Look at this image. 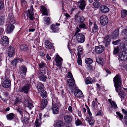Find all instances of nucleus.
I'll use <instances>...</instances> for the list:
<instances>
[{
  "label": "nucleus",
  "mask_w": 127,
  "mask_h": 127,
  "mask_svg": "<svg viewBox=\"0 0 127 127\" xmlns=\"http://www.w3.org/2000/svg\"><path fill=\"white\" fill-rule=\"evenodd\" d=\"M73 118L69 115H65L64 117V120L66 123L69 124L73 121Z\"/></svg>",
  "instance_id": "6e6552de"
},
{
  "label": "nucleus",
  "mask_w": 127,
  "mask_h": 127,
  "mask_svg": "<svg viewBox=\"0 0 127 127\" xmlns=\"http://www.w3.org/2000/svg\"><path fill=\"white\" fill-rule=\"evenodd\" d=\"M75 36L77 40L79 43H83L85 40L84 36L82 33H79V34L76 35Z\"/></svg>",
  "instance_id": "f03ea898"
},
{
  "label": "nucleus",
  "mask_w": 127,
  "mask_h": 127,
  "mask_svg": "<svg viewBox=\"0 0 127 127\" xmlns=\"http://www.w3.org/2000/svg\"><path fill=\"white\" fill-rule=\"evenodd\" d=\"M120 41V39H119L115 41H113L112 43L114 45H117L119 44Z\"/></svg>",
  "instance_id": "680f3d73"
},
{
  "label": "nucleus",
  "mask_w": 127,
  "mask_h": 127,
  "mask_svg": "<svg viewBox=\"0 0 127 127\" xmlns=\"http://www.w3.org/2000/svg\"><path fill=\"white\" fill-rule=\"evenodd\" d=\"M111 40V39L109 38L108 37L106 36L104 38L103 42L105 44V46H107L109 44Z\"/></svg>",
  "instance_id": "c85d7f7f"
},
{
  "label": "nucleus",
  "mask_w": 127,
  "mask_h": 127,
  "mask_svg": "<svg viewBox=\"0 0 127 127\" xmlns=\"http://www.w3.org/2000/svg\"><path fill=\"white\" fill-rule=\"evenodd\" d=\"M46 74V72L45 70L42 69V70H41L40 72L38 74V76L44 75Z\"/></svg>",
  "instance_id": "09e8293b"
},
{
  "label": "nucleus",
  "mask_w": 127,
  "mask_h": 127,
  "mask_svg": "<svg viewBox=\"0 0 127 127\" xmlns=\"http://www.w3.org/2000/svg\"><path fill=\"white\" fill-rule=\"evenodd\" d=\"M44 88L43 85L41 83H39L37 85V88L38 91L39 92L42 91Z\"/></svg>",
  "instance_id": "473e14b6"
},
{
  "label": "nucleus",
  "mask_w": 127,
  "mask_h": 127,
  "mask_svg": "<svg viewBox=\"0 0 127 127\" xmlns=\"http://www.w3.org/2000/svg\"><path fill=\"white\" fill-rule=\"evenodd\" d=\"M63 125V123L62 121L60 120H57L56 123V127H62Z\"/></svg>",
  "instance_id": "7c9ffc66"
},
{
  "label": "nucleus",
  "mask_w": 127,
  "mask_h": 127,
  "mask_svg": "<svg viewBox=\"0 0 127 127\" xmlns=\"http://www.w3.org/2000/svg\"><path fill=\"white\" fill-rule=\"evenodd\" d=\"M4 7L3 3L0 0V10L2 9Z\"/></svg>",
  "instance_id": "774afa93"
},
{
  "label": "nucleus",
  "mask_w": 127,
  "mask_h": 127,
  "mask_svg": "<svg viewBox=\"0 0 127 127\" xmlns=\"http://www.w3.org/2000/svg\"><path fill=\"white\" fill-rule=\"evenodd\" d=\"M62 59L58 55H56L55 60L57 64V65L59 66H60L62 65V63L61 62L62 61Z\"/></svg>",
  "instance_id": "aec40b11"
},
{
  "label": "nucleus",
  "mask_w": 127,
  "mask_h": 127,
  "mask_svg": "<svg viewBox=\"0 0 127 127\" xmlns=\"http://www.w3.org/2000/svg\"><path fill=\"white\" fill-rule=\"evenodd\" d=\"M78 56L81 57L83 55V50L82 47L79 46L78 48Z\"/></svg>",
  "instance_id": "393cba45"
},
{
  "label": "nucleus",
  "mask_w": 127,
  "mask_h": 127,
  "mask_svg": "<svg viewBox=\"0 0 127 127\" xmlns=\"http://www.w3.org/2000/svg\"><path fill=\"white\" fill-rule=\"evenodd\" d=\"M126 45L123 43L120 44V48L122 49L125 50L127 49L126 48Z\"/></svg>",
  "instance_id": "8fccbe9b"
},
{
  "label": "nucleus",
  "mask_w": 127,
  "mask_h": 127,
  "mask_svg": "<svg viewBox=\"0 0 127 127\" xmlns=\"http://www.w3.org/2000/svg\"><path fill=\"white\" fill-rule=\"evenodd\" d=\"M41 124L40 120L38 119H36L34 123V125L36 127H40L41 125Z\"/></svg>",
  "instance_id": "58836bf2"
},
{
  "label": "nucleus",
  "mask_w": 127,
  "mask_h": 127,
  "mask_svg": "<svg viewBox=\"0 0 127 127\" xmlns=\"http://www.w3.org/2000/svg\"><path fill=\"white\" fill-rule=\"evenodd\" d=\"M96 62L99 64L102 65L103 63V60L100 56H98L96 58Z\"/></svg>",
  "instance_id": "72a5a7b5"
},
{
  "label": "nucleus",
  "mask_w": 127,
  "mask_h": 127,
  "mask_svg": "<svg viewBox=\"0 0 127 127\" xmlns=\"http://www.w3.org/2000/svg\"><path fill=\"white\" fill-rule=\"evenodd\" d=\"M116 114L119 117L120 119L123 118V115L120 113L118 112H117Z\"/></svg>",
  "instance_id": "69168bd1"
},
{
  "label": "nucleus",
  "mask_w": 127,
  "mask_h": 127,
  "mask_svg": "<svg viewBox=\"0 0 127 127\" xmlns=\"http://www.w3.org/2000/svg\"><path fill=\"white\" fill-rule=\"evenodd\" d=\"M44 20L46 24L48 25L49 24L50 21V18L49 17H44Z\"/></svg>",
  "instance_id": "a18cd8bd"
},
{
  "label": "nucleus",
  "mask_w": 127,
  "mask_h": 127,
  "mask_svg": "<svg viewBox=\"0 0 127 127\" xmlns=\"http://www.w3.org/2000/svg\"><path fill=\"white\" fill-rule=\"evenodd\" d=\"M86 120L88 121L89 124L91 126L93 125L94 124L95 121L94 118L92 117H87Z\"/></svg>",
  "instance_id": "5701e85b"
},
{
  "label": "nucleus",
  "mask_w": 127,
  "mask_h": 127,
  "mask_svg": "<svg viewBox=\"0 0 127 127\" xmlns=\"http://www.w3.org/2000/svg\"><path fill=\"white\" fill-rule=\"evenodd\" d=\"M7 25L6 32L7 33H9L12 32L14 27L12 24L8 23Z\"/></svg>",
  "instance_id": "f3484780"
},
{
  "label": "nucleus",
  "mask_w": 127,
  "mask_h": 127,
  "mask_svg": "<svg viewBox=\"0 0 127 127\" xmlns=\"http://www.w3.org/2000/svg\"><path fill=\"white\" fill-rule=\"evenodd\" d=\"M80 29L78 27L76 28V31L74 35V36H75L76 35L78 34H79L78 32H80Z\"/></svg>",
  "instance_id": "0e129e2a"
},
{
  "label": "nucleus",
  "mask_w": 127,
  "mask_h": 127,
  "mask_svg": "<svg viewBox=\"0 0 127 127\" xmlns=\"http://www.w3.org/2000/svg\"><path fill=\"white\" fill-rule=\"evenodd\" d=\"M119 29L115 30L112 34V36L113 38H116L119 36Z\"/></svg>",
  "instance_id": "a878e982"
},
{
  "label": "nucleus",
  "mask_w": 127,
  "mask_h": 127,
  "mask_svg": "<svg viewBox=\"0 0 127 127\" xmlns=\"http://www.w3.org/2000/svg\"><path fill=\"white\" fill-rule=\"evenodd\" d=\"M95 1L93 3V6L95 8H98L100 5V3L98 2L99 1Z\"/></svg>",
  "instance_id": "a19ab883"
},
{
  "label": "nucleus",
  "mask_w": 127,
  "mask_h": 127,
  "mask_svg": "<svg viewBox=\"0 0 127 127\" xmlns=\"http://www.w3.org/2000/svg\"><path fill=\"white\" fill-rule=\"evenodd\" d=\"M9 39L7 36H4L1 42V43L4 46H7L9 44Z\"/></svg>",
  "instance_id": "4468645a"
},
{
  "label": "nucleus",
  "mask_w": 127,
  "mask_h": 127,
  "mask_svg": "<svg viewBox=\"0 0 127 127\" xmlns=\"http://www.w3.org/2000/svg\"><path fill=\"white\" fill-rule=\"evenodd\" d=\"M79 27L81 29H86L88 28L86 24L84 22L80 23L79 25Z\"/></svg>",
  "instance_id": "37998d69"
},
{
  "label": "nucleus",
  "mask_w": 127,
  "mask_h": 127,
  "mask_svg": "<svg viewBox=\"0 0 127 127\" xmlns=\"http://www.w3.org/2000/svg\"><path fill=\"white\" fill-rule=\"evenodd\" d=\"M100 10L102 12L105 13L108 12L109 11V9L106 6L103 5L100 7Z\"/></svg>",
  "instance_id": "6ab92c4d"
},
{
  "label": "nucleus",
  "mask_w": 127,
  "mask_h": 127,
  "mask_svg": "<svg viewBox=\"0 0 127 127\" xmlns=\"http://www.w3.org/2000/svg\"><path fill=\"white\" fill-rule=\"evenodd\" d=\"M30 87V85L29 84L25 85L22 87L21 88L19 91L21 92H24L25 93H27L29 91V89Z\"/></svg>",
  "instance_id": "39448f33"
},
{
  "label": "nucleus",
  "mask_w": 127,
  "mask_h": 127,
  "mask_svg": "<svg viewBox=\"0 0 127 127\" xmlns=\"http://www.w3.org/2000/svg\"><path fill=\"white\" fill-rule=\"evenodd\" d=\"M24 103L25 105H27V107L31 109L33 107L32 104L29 102V100L27 99H26L24 101Z\"/></svg>",
  "instance_id": "c756f323"
},
{
  "label": "nucleus",
  "mask_w": 127,
  "mask_h": 127,
  "mask_svg": "<svg viewBox=\"0 0 127 127\" xmlns=\"http://www.w3.org/2000/svg\"><path fill=\"white\" fill-rule=\"evenodd\" d=\"M119 51V48L118 47H116L114 48L113 53L114 54H116Z\"/></svg>",
  "instance_id": "13d9d810"
},
{
  "label": "nucleus",
  "mask_w": 127,
  "mask_h": 127,
  "mask_svg": "<svg viewBox=\"0 0 127 127\" xmlns=\"http://www.w3.org/2000/svg\"><path fill=\"white\" fill-rule=\"evenodd\" d=\"M34 9L33 6H31L30 8V10H28V12L29 15V18L30 20H33L34 18L33 17L34 14L33 13Z\"/></svg>",
  "instance_id": "9d476101"
},
{
  "label": "nucleus",
  "mask_w": 127,
  "mask_h": 127,
  "mask_svg": "<svg viewBox=\"0 0 127 127\" xmlns=\"http://www.w3.org/2000/svg\"><path fill=\"white\" fill-rule=\"evenodd\" d=\"M121 17L124 18L127 15V11L126 10H123L121 11Z\"/></svg>",
  "instance_id": "79ce46f5"
},
{
  "label": "nucleus",
  "mask_w": 127,
  "mask_h": 127,
  "mask_svg": "<svg viewBox=\"0 0 127 127\" xmlns=\"http://www.w3.org/2000/svg\"><path fill=\"white\" fill-rule=\"evenodd\" d=\"M119 95L122 98H124L125 96V93L124 92H120L119 93Z\"/></svg>",
  "instance_id": "5fc2aeb1"
},
{
  "label": "nucleus",
  "mask_w": 127,
  "mask_h": 127,
  "mask_svg": "<svg viewBox=\"0 0 127 127\" xmlns=\"http://www.w3.org/2000/svg\"><path fill=\"white\" fill-rule=\"evenodd\" d=\"M15 19L14 16L13 15H11L9 17L8 23L12 24L13 25V24L15 23Z\"/></svg>",
  "instance_id": "cd10ccee"
},
{
  "label": "nucleus",
  "mask_w": 127,
  "mask_h": 127,
  "mask_svg": "<svg viewBox=\"0 0 127 127\" xmlns=\"http://www.w3.org/2000/svg\"><path fill=\"white\" fill-rule=\"evenodd\" d=\"M15 116V114L13 113H10L6 115L7 118L8 120H12Z\"/></svg>",
  "instance_id": "e433bc0d"
},
{
  "label": "nucleus",
  "mask_w": 127,
  "mask_h": 127,
  "mask_svg": "<svg viewBox=\"0 0 127 127\" xmlns=\"http://www.w3.org/2000/svg\"><path fill=\"white\" fill-rule=\"evenodd\" d=\"M59 25L60 24L58 23L56 25L52 24L50 26V28L53 32H57L59 31V28L57 26Z\"/></svg>",
  "instance_id": "9b49d317"
},
{
  "label": "nucleus",
  "mask_w": 127,
  "mask_h": 127,
  "mask_svg": "<svg viewBox=\"0 0 127 127\" xmlns=\"http://www.w3.org/2000/svg\"><path fill=\"white\" fill-rule=\"evenodd\" d=\"M14 50V48L12 47L11 46L9 47L8 52V54L9 57H11L15 54Z\"/></svg>",
  "instance_id": "2eb2a0df"
},
{
  "label": "nucleus",
  "mask_w": 127,
  "mask_h": 127,
  "mask_svg": "<svg viewBox=\"0 0 127 127\" xmlns=\"http://www.w3.org/2000/svg\"><path fill=\"white\" fill-rule=\"evenodd\" d=\"M20 59L19 58H17L15 59L11 63L14 65H16L17 64V61L19 62L20 61Z\"/></svg>",
  "instance_id": "49530a36"
},
{
  "label": "nucleus",
  "mask_w": 127,
  "mask_h": 127,
  "mask_svg": "<svg viewBox=\"0 0 127 127\" xmlns=\"http://www.w3.org/2000/svg\"><path fill=\"white\" fill-rule=\"evenodd\" d=\"M75 20L76 22L81 23L84 22L85 19L82 16H78L75 17Z\"/></svg>",
  "instance_id": "a211bd4d"
},
{
  "label": "nucleus",
  "mask_w": 127,
  "mask_h": 127,
  "mask_svg": "<svg viewBox=\"0 0 127 127\" xmlns=\"http://www.w3.org/2000/svg\"><path fill=\"white\" fill-rule=\"evenodd\" d=\"M113 81L116 91V92H119L120 91L122 84L121 79L120 76L118 75H116L114 77Z\"/></svg>",
  "instance_id": "f257e3e1"
},
{
  "label": "nucleus",
  "mask_w": 127,
  "mask_h": 127,
  "mask_svg": "<svg viewBox=\"0 0 127 127\" xmlns=\"http://www.w3.org/2000/svg\"><path fill=\"white\" fill-rule=\"evenodd\" d=\"M47 100L45 98L42 99L40 103V106L41 108L43 109L47 106Z\"/></svg>",
  "instance_id": "412c9836"
},
{
  "label": "nucleus",
  "mask_w": 127,
  "mask_h": 127,
  "mask_svg": "<svg viewBox=\"0 0 127 127\" xmlns=\"http://www.w3.org/2000/svg\"><path fill=\"white\" fill-rule=\"evenodd\" d=\"M20 48L21 50L25 51L27 49V46L25 45H23L20 46Z\"/></svg>",
  "instance_id": "864d4df0"
},
{
  "label": "nucleus",
  "mask_w": 127,
  "mask_h": 127,
  "mask_svg": "<svg viewBox=\"0 0 127 127\" xmlns=\"http://www.w3.org/2000/svg\"><path fill=\"white\" fill-rule=\"evenodd\" d=\"M81 57L78 56V59L77 60L78 64L80 65H81L82 64Z\"/></svg>",
  "instance_id": "052dcab7"
},
{
  "label": "nucleus",
  "mask_w": 127,
  "mask_h": 127,
  "mask_svg": "<svg viewBox=\"0 0 127 127\" xmlns=\"http://www.w3.org/2000/svg\"><path fill=\"white\" fill-rule=\"evenodd\" d=\"M127 53L125 51L120 52L119 55V59L121 61L125 60H127Z\"/></svg>",
  "instance_id": "423d86ee"
},
{
  "label": "nucleus",
  "mask_w": 127,
  "mask_h": 127,
  "mask_svg": "<svg viewBox=\"0 0 127 127\" xmlns=\"http://www.w3.org/2000/svg\"><path fill=\"white\" fill-rule=\"evenodd\" d=\"M51 109L53 114H58L59 112V107L56 104H52Z\"/></svg>",
  "instance_id": "0eeeda50"
},
{
  "label": "nucleus",
  "mask_w": 127,
  "mask_h": 127,
  "mask_svg": "<svg viewBox=\"0 0 127 127\" xmlns=\"http://www.w3.org/2000/svg\"><path fill=\"white\" fill-rule=\"evenodd\" d=\"M95 52L97 54H100L102 53L104 49V47L101 45L95 46Z\"/></svg>",
  "instance_id": "f8f14e48"
},
{
  "label": "nucleus",
  "mask_w": 127,
  "mask_h": 127,
  "mask_svg": "<svg viewBox=\"0 0 127 127\" xmlns=\"http://www.w3.org/2000/svg\"><path fill=\"white\" fill-rule=\"evenodd\" d=\"M21 99L19 97H17L15 99V103L17 104L21 102Z\"/></svg>",
  "instance_id": "4d7b16f0"
},
{
  "label": "nucleus",
  "mask_w": 127,
  "mask_h": 127,
  "mask_svg": "<svg viewBox=\"0 0 127 127\" xmlns=\"http://www.w3.org/2000/svg\"><path fill=\"white\" fill-rule=\"evenodd\" d=\"M52 104H56L57 105L58 104H60L59 100L58 97H57L54 96L52 98Z\"/></svg>",
  "instance_id": "bb28decb"
},
{
  "label": "nucleus",
  "mask_w": 127,
  "mask_h": 127,
  "mask_svg": "<svg viewBox=\"0 0 127 127\" xmlns=\"http://www.w3.org/2000/svg\"><path fill=\"white\" fill-rule=\"evenodd\" d=\"M74 94L77 97L81 98L83 96V95L82 91L79 90H76L74 92Z\"/></svg>",
  "instance_id": "ddd939ff"
},
{
  "label": "nucleus",
  "mask_w": 127,
  "mask_h": 127,
  "mask_svg": "<svg viewBox=\"0 0 127 127\" xmlns=\"http://www.w3.org/2000/svg\"><path fill=\"white\" fill-rule=\"evenodd\" d=\"M75 123L77 126H78L81 124L82 122L80 120L77 119L75 121Z\"/></svg>",
  "instance_id": "bf43d9fd"
},
{
  "label": "nucleus",
  "mask_w": 127,
  "mask_h": 127,
  "mask_svg": "<svg viewBox=\"0 0 127 127\" xmlns=\"http://www.w3.org/2000/svg\"><path fill=\"white\" fill-rule=\"evenodd\" d=\"M121 33L124 36L127 35V30L126 29L123 30Z\"/></svg>",
  "instance_id": "6e6d98bb"
},
{
  "label": "nucleus",
  "mask_w": 127,
  "mask_h": 127,
  "mask_svg": "<svg viewBox=\"0 0 127 127\" xmlns=\"http://www.w3.org/2000/svg\"><path fill=\"white\" fill-rule=\"evenodd\" d=\"M85 62L87 64H90L93 62V61L91 59L87 58L85 59Z\"/></svg>",
  "instance_id": "c03bdc74"
},
{
  "label": "nucleus",
  "mask_w": 127,
  "mask_h": 127,
  "mask_svg": "<svg viewBox=\"0 0 127 127\" xmlns=\"http://www.w3.org/2000/svg\"><path fill=\"white\" fill-rule=\"evenodd\" d=\"M17 110L20 113L21 115L23 116V108L21 107H18V108Z\"/></svg>",
  "instance_id": "3c124183"
},
{
  "label": "nucleus",
  "mask_w": 127,
  "mask_h": 127,
  "mask_svg": "<svg viewBox=\"0 0 127 127\" xmlns=\"http://www.w3.org/2000/svg\"><path fill=\"white\" fill-rule=\"evenodd\" d=\"M45 44L46 48L51 49L53 46L52 43L48 40L45 41Z\"/></svg>",
  "instance_id": "b1692460"
},
{
  "label": "nucleus",
  "mask_w": 127,
  "mask_h": 127,
  "mask_svg": "<svg viewBox=\"0 0 127 127\" xmlns=\"http://www.w3.org/2000/svg\"><path fill=\"white\" fill-rule=\"evenodd\" d=\"M11 86L10 81L7 79H5L2 84V86L4 88H8Z\"/></svg>",
  "instance_id": "dca6fc26"
},
{
  "label": "nucleus",
  "mask_w": 127,
  "mask_h": 127,
  "mask_svg": "<svg viewBox=\"0 0 127 127\" xmlns=\"http://www.w3.org/2000/svg\"><path fill=\"white\" fill-rule=\"evenodd\" d=\"M6 18L5 16L0 17V25H2L5 22V19Z\"/></svg>",
  "instance_id": "ea45409f"
},
{
  "label": "nucleus",
  "mask_w": 127,
  "mask_h": 127,
  "mask_svg": "<svg viewBox=\"0 0 127 127\" xmlns=\"http://www.w3.org/2000/svg\"><path fill=\"white\" fill-rule=\"evenodd\" d=\"M67 77L68 78H73L72 74L70 72H68L67 74Z\"/></svg>",
  "instance_id": "338daca9"
},
{
  "label": "nucleus",
  "mask_w": 127,
  "mask_h": 127,
  "mask_svg": "<svg viewBox=\"0 0 127 127\" xmlns=\"http://www.w3.org/2000/svg\"><path fill=\"white\" fill-rule=\"evenodd\" d=\"M100 21L101 25L105 26L107 25L108 23V19L106 16L104 15H102L100 18Z\"/></svg>",
  "instance_id": "7ed1b4c3"
},
{
  "label": "nucleus",
  "mask_w": 127,
  "mask_h": 127,
  "mask_svg": "<svg viewBox=\"0 0 127 127\" xmlns=\"http://www.w3.org/2000/svg\"><path fill=\"white\" fill-rule=\"evenodd\" d=\"M97 29L98 26L97 25L95 24V22H94V27L93 28L91 33L94 34L97 31Z\"/></svg>",
  "instance_id": "f704fd0d"
},
{
  "label": "nucleus",
  "mask_w": 127,
  "mask_h": 127,
  "mask_svg": "<svg viewBox=\"0 0 127 127\" xmlns=\"http://www.w3.org/2000/svg\"><path fill=\"white\" fill-rule=\"evenodd\" d=\"M27 71V68L25 66H22L20 67L19 71L20 74L23 78L25 77Z\"/></svg>",
  "instance_id": "20e7f679"
},
{
  "label": "nucleus",
  "mask_w": 127,
  "mask_h": 127,
  "mask_svg": "<svg viewBox=\"0 0 127 127\" xmlns=\"http://www.w3.org/2000/svg\"><path fill=\"white\" fill-rule=\"evenodd\" d=\"M39 80L40 81L45 82L46 81L47 79V76L44 75L38 76Z\"/></svg>",
  "instance_id": "4c0bfd02"
},
{
  "label": "nucleus",
  "mask_w": 127,
  "mask_h": 127,
  "mask_svg": "<svg viewBox=\"0 0 127 127\" xmlns=\"http://www.w3.org/2000/svg\"><path fill=\"white\" fill-rule=\"evenodd\" d=\"M45 65V64L41 62V63H39V64L38 65L39 66V67L40 68H42Z\"/></svg>",
  "instance_id": "e2e57ef3"
},
{
  "label": "nucleus",
  "mask_w": 127,
  "mask_h": 127,
  "mask_svg": "<svg viewBox=\"0 0 127 127\" xmlns=\"http://www.w3.org/2000/svg\"><path fill=\"white\" fill-rule=\"evenodd\" d=\"M75 84V81L73 78H70L67 79V85L69 87H73Z\"/></svg>",
  "instance_id": "1a4fd4ad"
},
{
  "label": "nucleus",
  "mask_w": 127,
  "mask_h": 127,
  "mask_svg": "<svg viewBox=\"0 0 127 127\" xmlns=\"http://www.w3.org/2000/svg\"><path fill=\"white\" fill-rule=\"evenodd\" d=\"M80 1L78 3H80L79 7L82 10H83L86 5V4L85 1L84 0H79Z\"/></svg>",
  "instance_id": "4be33fe9"
},
{
  "label": "nucleus",
  "mask_w": 127,
  "mask_h": 127,
  "mask_svg": "<svg viewBox=\"0 0 127 127\" xmlns=\"http://www.w3.org/2000/svg\"><path fill=\"white\" fill-rule=\"evenodd\" d=\"M41 95L42 97L46 98L47 96V94L46 91H41Z\"/></svg>",
  "instance_id": "de8ad7c7"
},
{
  "label": "nucleus",
  "mask_w": 127,
  "mask_h": 127,
  "mask_svg": "<svg viewBox=\"0 0 127 127\" xmlns=\"http://www.w3.org/2000/svg\"><path fill=\"white\" fill-rule=\"evenodd\" d=\"M41 10L42 14L44 15H47V11L46 8L44 6H41Z\"/></svg>",
  "instance_id": "2f4dec72"
},
{
  "label": "nucleus",
  "mask_w": 127,
  "mask_h": 127,
  "mask_svg": "<svg viewBox=\"0 0 127 127\" xmlns=\"http://www.w3.org/2000/svg\"><path fill=\"white\" fill-rule=\"evenodd\" d=\"M110 104L111 105L112 107H113L114 108H117L116 104L114 101H111Z\"/></svg>",
  "instance_id": "603ef678"
},
{
  "label": "nucleus",
  "mask_w": 127,
  "mask_h": 127,
  "mask_svg": "<svg viewBox=\"0 0 127 127\" xmlns=\"http://www.w3.org/2000/svg\"><path fill=\"white\" fill-rule=\"evenodd\" d=\"M93 82V79L90 77H87L86 79L85 82L87 84H92Z\"/></svg>",
  "instance_id": "c9c22d12"
}]
</instances>
